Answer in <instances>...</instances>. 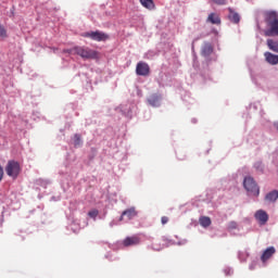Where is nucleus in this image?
<instances>
[{
    "label": "nucleus",
    "instance_id": "19",
    "mask_svg": "<svg viewBox=\"0 0 278 278\" xmlns=\"http://www.w3.org/2000/svg\"><path fill=\"white\" fill-rule=\"evenodd\" d=\"M199 223L201 227L207 228L210 225H212V219L207 216H202L200 217Z\"/></svg>",
    "mask_w": 278,
    "mask_h": 278
},
{
    "label": "nucleus",
    "instance_id": "6",
    "mask_svg": "<svg viewBox=\"0 0 278 278\" xmlns=\"http://www.w3.org/2000/svg\"><path fill=\"white\" fill-rule=\"evenodd\" d=\"M136 73L141 77H148V75L151 73V68L149 67V64L139 62L136 67Z\"/></svg>",
    "mask_w": 278,
    "mask_h": 278
},
{
    "label": "nucleus",
    "instance_id": "23",
    "mask_svg": "<svg viewBox=\"0 0 278 278\" xmlns=\"http://www.w3.org/2000/svg\"><path fill=\"white\" fill-rule=\"evenodd\" d=\"M254 168H256V170H264L262 163H255Z\"/></svg>",
    "mask_w": 278,
    "mask_h": 278
},
{
    "label": "nucleus",
    "instance_id": "21",
    "mask_svg": "<svg viewBox=\"0 0 278 278\" xmlns=\"http://www.w3.org/2000/svg\"><path fill=\"white\" fill-rule=\"evenodd\" d=\"M74 144L75 147H79L81 144V136L80 135H75L74 136Z\"/></svg>",
    "mask_w": 278,
    "mask_h": 278
},
{
    "label": "nucleus",
    "instance_id": "18",
    "mask_svg": "<svg viewBox=\"0 0 278 278\" xmlns=\"http://www.w3.org/2000/svg\"><path fill=\"white\" fill-rule=\"evenodd\" d=\"M140 3L143 8H147V10H154L155 3L153 0H140Z\"/></svg>",
    "mask_w": 278,
    "mask_h": 278
},
{
    "label": "nucleus",
    "instance_id": "1",
    "mask_svg": "<svg viewBox=\"0 0 278 278\" xmlns=\"http://www.w3.org/2000/svg\"><path fill=\"white\" fill-rule=\"evenodd\" d=\"M64 53H70L72 55H79V58H83V60H98L99 59V52L96 50H92L88 47H74L70 50H64Z\"/></svg>",
    "mask_w": 278,
    "mask_h": 278
},
{
    "label": "nucleus",
    "instance_id": "13",
    "mask_svg": "<svg viewBox=\"0 0 278 278\" xmlns=\"http://www.w3.org/2000/svg\"><path fill=\"white\" fill-rule=\"evenodd\" d=\"M201 53L204 58H210V54L214 53V48L212 47V43H205L202 47Z\"/></svg>",
    "mask_w": 278,
    "mask_h": 278
},
{
    "label": "nucleus",
    "instance_id": "16",
    "mask_svg": "<svg viewBox=\"0 0 278 278\" xmlns=\"http://www.w3.org/2000/svg\"><path fill=\"white\" fill-rule=\"evenodd\" d=\"M277 199H278V191L277 190L270 191L265 197V200L269 201V203H275V201H277Z\"/></svg>",
    "mask_w": 278,
    "mask_h": 278
},
{
    "label": "nucleus",
    "instance_id": "27",
    "mask_svg": "<svg viewBox=\"0 0 278 278\" xmlns=\"http://www.w3.org/2000/svg\"><path fill=\"white\" fill-rule=\"evenodd\" d=\"M3 179V167L0 166V181Z\"/></svg>",
    "mask_w": 278,
    "mask_h": 278
},
{
    "label": "nucleus",
    "instance_id": "12",
    "mask_svg": "<svg viewBox=\"0 0 278 278\" xmlns=\"http://www.w3.org/2000/svg\"><path fill=\"white\" fill-rule=\"evenodd\" d=\"M206 23H211V25H220V16L216 13H211L207 16Z\"/></svg>",
    "mask_w": 278,
    "mask_h": 278
},
{
    "label": "nucleus",
    "instance_id": "4",
    "mask_svg": "<svg viewBox=\"0 0 278 278\" xmlns=\"http://www.w3.org/2000/svg\"><path fill=\"white\" fill-rule=\"evenodd\" d=\"M243 186L250 194L253 197H260V187L255 182V180L251 177H245L243 180Z\"/></svg>",
    "mask_w": 278,
    "mask_h": 278
},
{
    "label": "nucleus",
    "instance_id": "2",
    "mask_svg": "<svg viewBox=\"0 0 278 278\" xmlns=\"http://www.w3.org/2000/svg\"><path fill=\"white\" fill-rule=\"evenodd\" d=\"M266 23L269 29L265 30V36H278V14L275 11L267 13Z\"/></svg>",
    "mask_w": 278,
    "mask_h": 278
},
{
    "label": "nucleus",
    "instance_id": "22",
    "mask_svg": "<svg viewBox=\"0 0 278 278\" xmlns=\"http://www.w3.org/2000/svg\"><path fill=\"white\" fill-rule=\"evenodd\" d=\"M88 216L90 218H97L99 216V211L98 210H92L88 212Z\"/></svg>",
    "mask_w": 278,
    "mask_h": 278
},
{
    "label": "nucleus",
    "instance_id": "8",
    "mask_svg": "<svg viewBox=\"0 0 278 278\" xmlns=\"http://www.w3.org/2000/svg\"><path fill=\"white\" fill-rule=\"evenodd\" d=\"M125 216L127 220H131L132 218H136V216H138V212H136L135 207L127 208L122 213L119 220H125Z\"/></svg>",
    "mask_w": 278,
    "mask_h": 278
},
{
    "label": "nucleus",
    "instance_id": "26",
    "mask_svg": "<svg viewBox=\"0 0 278 278\" xmlns=\"http://www.w3.org/2000/svg\"><path fill=\"white\" fill-rule=\"evenodd\" d=\"M161 223L162 225H166L168 223V217L167 216L161 217Z\"/></svg>",
    "mask_w": 278,
    "mask_h": 278
},
{
    "label": "nucleus",
    "instance_id": "10",
    "mask_svg": "<svg viewBox=\"0 0 278 278\" xmlns=\"http://www.w3.org/2000/svg\"><path fill=\"white\" fill-rule=\"evenodd\" d=\"M275 253H276V250H275L274 247L267 248V249L263 252V254H262V256H261V261H262V262H268V260H270L271 255H275Z\"/></svg>",
    "mask_w": 278,
    "mask_h": 278
},
{
    "label": "nucleus",
    "instance_id": "5",
    "mask_svg": "<svg viewBox=\"0 0 278 278\" xmlns=\"http://www.w3.org/2000/svg\"><path fill=\"white\" fill-rule=\"evenodd\" d=\"M83 38H90L91 40H94L96 42H105L110 36H108L105 33H101L99 30L96 31H89V33H83Z\"/></svg>",
    "mask_w": 278,
    "mask_h": 278
},
{
    "label": "nucleus",
    "instance_id": "25",
    "mask_svg": "<svg viewBox=\"0 0 278 278\" xmlns=\"http://www.w3.org/2000/svg\"><path fill=\"white\" fill-rule=\"evenodd\" d=\"M225 1L226 0H213V2L216 3L217 5H225Z\"/></svg>",
    "mask_w": 278,
    "mask_h": 278
},
{
    "label": "nucleus",
    "instance_id": "17",
    "mask_svg": "<svg viewBox=\"0 0 278 278\" xmlns=\"http://www.w3.org/2000/svg\"><path fill=\"white\" fill-rule=\"evenodd\" d=\"M267 47L268 49H270V51L278 53V41L273 39H267Z\"/></svg>",
    "mask_w": 278,
    "mask_h": 278
},
{
    "label": "nucleus",
    "instance_id": "24",
    "mask_svg": "<svg viewBox=\"0 0 278 278\" xmlns=\"http://www.w3.org/2000/svg\"><path fill=\"white\" fill-rule=\"evenodd\" d=\"M238 227V224L236 222L229 223V229H236Z\"/></svg>",
    "mask_w": 278,
    "mask_h": 278
},
{
    "label": "nucleus",
    "instance_id": "9",
    "mask_svg": "<svg viewBox=\"0 0 278 278\" xmlns=\"http://www.w3.org/2000/svg\"><path fill=\"white\" fill-rule=\"evenodd\" d=\"M140 244V237L138 236H132V237H126L124 240H123V245L124 247H136Z\"/></svg>",
    "mask_w": 278,
    "mask_h": 278
},
{
    "label": "nucleus",
    "instance_id": "14",
    "mask_svg": "<svg viewBox=\"0 0 278 278\" xmlns=\"http://www.w3.org/2000/svg\"><path fill=\"white\" fill-rule=\"evenodd\" d=\"M265 60L268 64L275 65L278 63V55L270 52H265Z\"/></svg>",
    "mask_w": 278,
    "mask_h": 278
},
{
    "label": "nucleus",
    "instance_id": "11",
    "mask_svg": "<svg viewBox=\"0 0 278 278\" xmlns=\"http://www.w3.org/2000/svg\"><path fill=\"white\" fill-rule=\"evenodd\" d=\"M228 18L231 23H235V25H238L240 23V14H238L233 9L229 8L228 9Z\"/></svg>",
    "mask_w": 278,
    "mask_h": 278
},
{
    "label": "nucleus",
    "instance_id": "20",
    "mask_svg": "<svg viewBox=\"0 0 278 278\" xmlns=\"http://www.w3.org/2000/svg\"><path fill=\"white\" fill-rule=\"evenodd\" d=\"M0 38H8V30L0 24Z\"/></svg>",
    "mask_w": 278,
    "mask_h": 278
},
{
    "label": "nucleus",
    "instance_id": "3",
    "mask_svg": "<svg viewBox=\"0 0 278 278\" xmlns=\"http://www.w3.org/2000/svg\"><path fill=\"white\" fill-rule=\"evenodd\" d=\"M5 173L9 177L17 179L21 175V164L16 161H9L5 166Z\"/></svg>",
    "mask_w": 278,
    "mask_h": 278
},
{
    "label": "nucleus",
    "instance_id": "7",
    "mask_svg": "<svg viewBox=\"0 0 278 278\" xmlns=\"http://www.w3.org/2000/svg\"><path fill=\"white\" fill-rule=\"evenodd\" d=\"M254 218L258 220L260 225H266L268 223V213L264 210L256 211Z\"/></svg>",
    "mask_w": 278,
    "mask_h": 278
},
{
    "label": "nucleus",
    "instance_id": "15",
    "mask_svg": "<svg viewBox=\"0 0 278 278\" xmlns=\"http://www.w3.org/2000/svg\"><path fill=\"white\" fill-rule=\"evenodd\" d=\"M149 105H152V108H157L160 105V96L152 94L148 98Z\"/></svg>",
    "mask_w": 278,
    "mask_h": 278
}]
</instances>
